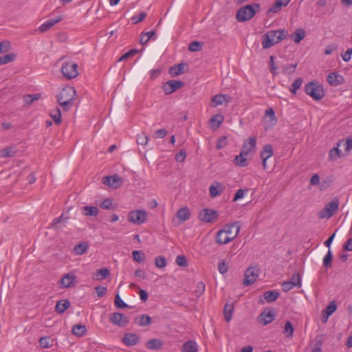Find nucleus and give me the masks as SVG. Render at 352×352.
Segmentation results:
<instances>
[{"mask_svg":"<svg viewBox=\"0 0 352 352\" xmlns=\"http://www.w3.org/2000/svg\"><path fill=\"white\" fill-rule=\"evenodd\" d=\"M287 35V31L284 29L268 31L262 37L263 48L268 49L275 44L280 43Z\"/></svg>","mask_w":352,"mask_h":352,"instance_id":"nucleus-1","label":"nucleus"},{"mask_svg":"<svg viewBox=\"0 0 352 352\" xmlns=\"http://www.w3.org/2000/svg\"><path fill=\"white\" fill-rule=\"evenodd\" d=\"M75 96L76 90L72 86L65 87L56 96L57 102L63 111H69L73 106Z\"/></svg>","mask_w":352,"mask_h":352,"instance_id":"nucleus-2","label":"nucleus"},{"mask_svg":"<svg viewBox=\"0 0 352 352\" xmlns=\"http://www.w3.org/2000/svg\"><path fill=\"white\" fill-rule=\"evenodd\" d=\"M260 10V5L254 3L246 5L239 9L236 14V19L239 22H245L252 19Z\"/></svg>","mask_w":352,"mask_h":352,"instance_id":"nucleus-3","label":"nucleus"},{"mask_svg":"<svg viewBox=\"0 0 352 352\" xmlns=\"http://www.w3.org/2000/svg\"><path fill=\"white\" fill-rule=\"evenodd\" d=\"M305 92L314 100H320L324 96V89L319 83L311 81L305 86Z\"/></svg>","mask_w":352,"mask_h":352,"instance_id":"nucleus-4","label":"nucleus"},{"mask_svg":"<svg viewBox=\"0 0 352 352\" xmlns=\"http://www.w3.org/2000/svg\"><path fill=\"white\" fill-rule=\"evenodd\" d=\"M340 200L338 197H334L325 207L318 212L319 219H330L338 209Z\"/></svg>","mask_w":352,"mask_h":352,"instance_id":"nucleus-5","label":"nucleus"},{"mask_svg":"<svg viewBox=\"0 0 352 352\" xmlns=\"http://www.w3.org/2000/svg\"><path fill=\"white\" fill-rule=\"evenodd\" d=\"M259 268L258 266H250L245 272L243 285L249 286L253 284L258 277Z\"/></svg>","mask_w":352,"mask_h":352,"instance_id":"nucleus-6","label":"nucleus"},{"mask_svg":"<svg viewBox=\"0 0 352 352\" xmlns=\"http://www.w3.org/2000/svg\"><path fill=\"white\" fill-rule=\"evenodd\" d=\"M63 75L67 79H72L78 75V65L73 62H65L61 67Z\"/></svg>","mask_w":352,"mask_h":352,"instance_id":"nucleus-7","label":"nucleus"},{"mask_svg":"<svg viewBox=\"0 0 352 352\" xmlns=\"http://www.w3.org/2000/svg\"><path fill=\"white\" fill-rule=\"evenodd\" d=\"M147 213L144 210L131 211L128 214V221L136 225H140L146 222Z\"/></svg>","mask_w":352,"mask_h":352,"instance_id":"nucleus-8","label":"nucleus"},{"mask_svg":"<svg viewBox=\"0 0 352 352\" xmlns=\"http://www.w3.org/2000/svg\"><path fill=\"white\" fill-rule=\"evenodd\" d=\"M109 320L111 323L119 327H125L129 322L128 317L120 312L110 314Z\"/></svg>","mask_w":352,"mask_h":352,"instance_id":"nucleus-9","label":"nucleus"},{"mask_svg":"<svg viewBox=\"0 0 352 352\" xmlns=\"http://www.w3.org/2000/svg\"><path fill=\"white\" fill-rule=\"evenodd\" d=\"M199 218L203 222L211 223L218 218V212L214 210L204 208L199 212Z\"/></svg>","mask_w":352,"mask_h":352,"instance_id":"nucleus-10","label":"nucleus"},{"mask_svg":"<svg viewBox=\"0 0 352 352\" xmlns=\"http://www.w3.org/2000/svg\"><path fill=\"white\" fill-rule=\"evenodd\" d=\"M184 82L177 80H170L162 85V89L166 95H169L175 92L177 89L183 87Z\"/></svg>","mask_w":352,"mask_h":352,"instance_id":"nucleus-11","label":"nucleus"},{"mask_svg":"<svg viewBox=\"0 0 352 352\" xmlns=\"http://www.w3.org/2000/svg\"><path fill=\"white\" fill-rule=\"evenodd\" d=\"M102 184L116 189L123 185V179L118 175L105 176L102 178Z\"/></svg>","mask_w":352,"mask_h":352,"instance_id":"nucleus-12","label":"nucleus"},{"mask_svg":"<svg viewBox=\"0 0 352 352\" xmlns=\"http://www.w3.org/2000/svg\"><path fill=\"white\" fill-rule=\"evenodd\" d=\"M241 229V223L239 221L233 222L230 224L226 225L223 230L228 235L229 237L233 236V240L239 235Z\"/></svg>","mask_w":352,"mask_h":352,"instance_id":"nucleus-13","label":"nucleus"},{"mask_svg":"<svg viewBox=\"0 0 352 352\" xmlns=\"http://www.w3.org/2000/svg\"><path fill=\"white\" fill-rule=\"evenodd\" d=\"M140 338L135 333H125L122 339V342L127 346H135L139 343Z\"/></svg>","mask_w":352,"mask_h":352,"instance_id":"nucleus-14","label":"nucleus"},{"mask_svg":"<svg viewBox=\"0 0 352 352\" xmlns=\"http://www.w3.org/2000/svg\"><path fill=\"white\" fill-rule=\"evenodd\" d=\"M275 319V314L272 310L265 309L258 316V320L263 325H267Z\"/></svg>","mask_w":352,"mask_h":352,"instance_id":"nucleus-15","label":"nucleus"},{"mask_svg":"<svg viewBox=\"0 0 352 352\" xmlns=\"http://www.w3.org/2000/svg\"><path fill=\"white\" fill-rule=\"evenodd\" d=\"M256 145V138L250 137L244 142L241 151L243 152V153H245V155H248L250 152L255 149Z\"/></svg>","mask_w":352,"mask_h":352,"instance_id":"nucleus-16","label":"nucleus"},{"mask_svg":"<svg viewBox=\"0 0 352 352\" xmlns=\"http://www.w3.org/2000/svg\"><path fill=\"white\" fill-rule=\"evenodd\" d=\"M273 155V149L270 144L264 146L263 150L261 152V157L262 159V165L263 168H266L267 160Z\"/></svg>","mask_w":352,"mask_h":352,"instance_id":"nucleus-17","label":"nucleus"},{"mask_svg":"<svg viewBox=\"0 0 352 352\" xmlns=\"http://www.w3.org/2000/svg\"><path fill=\"white\" fill-rule=\"evenodd\" d=\"M164 344V341L158 338H152L147 341L145 346L150 350H160Z\"/></svg>","mask_w":352,"mask_h":352,"instance_id":"nucleus-18","label":"nucleus"},{"mask_svg":"<svg viewBox=\"0 0 352 352\" xmlns=\"http://www.w3.org/2000/svg\"><path fill=\"white\" fill-rule=\"evenodd\" d=\"M327 82L333 86H338L344 82V78L336 73L331 72L328 74L327 78Z\"/></svg>","mask_w":352,"mask_h":352,"instance_id":"nucleus-19","label":"nucleus"},{"mask_svg":"<svg viewBox=\"0 0 352 352\" xmlns=\"http://www.w3.org/2000/svg\"><path fill=\"white\" fill-rule=\"evenodd\" d=\"M76 276L73 274L65 275L60 280L63 288H69L75 285Z\"/></svg>","mask_w":352,"mask_h":352,"instance_id":"nucleus-20","label":"nucleus"},{"mask_svg":"<svg viewBox=\"0 0 352 352\" xmlns=\"http://www.w3.org/2000/svg\"><path fill=\"white\" fill-rule=\"evenodd\" d=\"M232 240L233 236L229 237L223 229L217 233L216 242L219 245L227 244Z\"/></svg>","mask_w":352,"mask_h":352,"instance_id":"nucleus-21","label":"nucleus"},{"mask_svg":"<svg viewBox=\"0 0 352 352\" xmlns=\"http://www.w3.org/2000/svg\"><path fill=\"white\" fill-rule=\"evenodd\" d=\"M187 67L186 63H181L177 65H174L169 69V74L172 76H177L180 74H182L184 72L185 67Z\"/></svg>","mask_w":352,"mask_h":352,"instance_id":"nucleus-22","label":"nucleus"},{"mask_svg":"<svg viewBox=\"0 0 352 352\" xmlns=\"http://www.w3.org/2000/svg\"><path fill=\"white\" fill-rule=\"evenodd\" d=\"M62 20V17L61 16H58L57 18L56 19H50L46 22H45L44 23H43L40 27H39V31L41 32H46L47 30H48L49 29H50L52 26H54L55 24H56L57 23H58L59 21H60Z\"/></svg>","mask_w":352,"mask_h":352,"instance_id":"nucleus-23","label":"nucleus"},{"mask_svg":"<svg viewBox=\"0 0 352 352\" xmlns=\"http://www.w3.org/2000/svg\"><path fill=\"white\" fill-rule=\"evenodd\" d=\"M70 307L68 300H60L56 302L55 311L58 314L64 313Z\"/></svg>","mask_w":352,"mask_h":352,"instance_id":"nucleus-24","label":"nucleus"},{"mask_svg":"<svg viewBox=\"0 0 352 352\" xmlns=\"http://www.w3.org/2000/svg\"><path fill=\"white\" fill-rule=\"evenodd\" d=\"M110 275L108 268L104 267L98 270L93 275V278L97 280H101L107 278Z\"/></svg>","mask_w":352,"mask_h":352,"instance_id":"nucleus-25","label":"nucleus"},{"mask_svg":"<svg viewBox=\"0 0 352 352\" xmlns=\"http://www.w3.org/2000/svg\"><path fill=\"white\" fill-rule=\"evenodd\" d=\"M135 322H137L140 327H146L151 323V318L146 314H142L136 317Z\"/></svg>","mask_w":352,"mask_h":352,"instance_id":"nucleus-26","label":"nucleus"},{"mask_svg":"<svg viewBox=\"0 0 352 352\" xmlns=\"http://www.w3.org/2000/svg\"><path fill=\"white\" fill-rule=\"evenodd\" d=\"M82 212L85 216L96 217L99 213V210L96 206H85L82 207Z\"/></svg>","mask_w":352,"mask_h":352,"instance_id":"nucleus-27","label":"nucleus"},{"mask_svg":"<svg viewBox=\"0 0 352 352\" xmlns=\"http://www.w3.org/2000/svg\"><path fill=\"white\" fill-rule=\"evenodd\" d=\"M180 222H184L190 218V212L187 207L180 208L176 214Z\"/></svg>","mask_w":352,"mask_h":352,"instance_id":"nucleus-28","label":"nucleus"},{"mask_svg":"<svg viewBox=\"0 0 352 352\" xmlns=\"http://www.w3.org/2000/svg\"><path fill=\"white\" fill-rule=\"evenodd\" d=\"M223 187L220 183H217V186L211 185L209 188L210 196L212 198L216 197L221 194Z\"/></svg>","mask_w":352,"mask_h":352,"instance_id":"nucleus-29","label":"nucleus"},{"mask_svg":"<svg viewBox=\"0 0 352 352\" xmlns=\"http://www.w3.org/2000/svg\"><path fill=\"white\" fill-rule=\"evenodd\" d=\"M263 296L267 302H272L278 298L279 292L275 290L267 291L263 293Z\"/></svg>","mask_w":352,"mask_h":352,"instance_id":"nucleus-30","label":"nucleus"},{"mask_svg":"<svg viewBox=\"0 0 352 352\" xmlns=\"http://www.w3.org/2000/svg\"><path fill=\"white\" fill-rule=\"evenodd\" d=\"M248 155H245L241 151L240 154L236 155L234 160V164L240 166V167H245L248 166V163L245 156Z\"/></svg>","mask_w":352,"mask_h":352,"instance_id":"nucleus-31","label":"nucleus"},{"mask_svg":"<svg viewBox=\"0 0 352 352\" xmlns=\"http://www.w3.org/2000/svg\"><path fill=\"white\" fill-rule=\"evenodd\" d=\"M16 151L14 146H8L0 150V157L3 158L12 157L15 155Z\"/></svg>","mask_w":352,"mask_h":352,"instance_id":"nucleus-32","label":"nucleus"},{"mask_svg":"<svg viewBox=\"0 0 352 352\" xmlns=\"http://www.w3.org/2000/svg\"><path fill=\"white\" fill-rule=\"evenodd\" d=\"M197 346L195 342L188 340L183 345L182 352H197Z\"/></svg>","mask_w":352,"mask_h":352,"instance_id":"nucleus-33","label":"nucleus"},{"mask_svg":"<svg viewBox=\"0 0 352 352\" xmlns=\"http://www.w3.org/2000/svg\"><path fill=\"white\" fill-rule=\"evenodd\" d=\"M305 36V32L303 29H297L292 35L291 38L296 43H299Z\"/></svg>","mask_w":352,"mask_h":352,"instance_id":"nucleus-34","label":"nucleus"},{"mask_svg":"<svg viewBox=\"0 0 352 352\" xmlns=\"http://www.w3.org/2000/svg\"><path fill=\"white\" fill-rule=\"evenodd\" d=\"M51 118L53 119L54 122L59 125L61 122V112L60 109L58 107L52 109L50 113Z\"/></svg>","mask_w":352,"mask_h":352,"instance_id":"nucleus-35","label":"nucleus"},{"mask_svg":"<svg viewBox=\"0 0 352 352\" xmlns=\"http://www.w3.org/2000/svg\"><path fill=\"white\" fill-rule=\"evenodd\" d=\"M69 217H64L63 214H62L59 217L55 218L53 219L52 223V228H54L55 230L60 228L58 226L60 223H63V226H65V224L67 222Z\"/></svg>","mask_w":352,"mask_h":352,"instance_id":"nucleus-36","label":"nucleus"},{"mask_svg":"<svg viewBox=\"0 0 352 352\" xmlns=\"http://www.w3.org/2000/svg\"><path fill=\"white\" fill-rule=\"evenodd\" d=\"M339 144H338L337 146L332 148L329 153V160L331 161L336 160L338 157H340L342 156V151L339 149Z\"/></svg>","mask_w":352,"mask_h":352,"instance_id":"nucleus-37","label":"nucleus"},{"mask_svg":"<svg viewBox=\"0 0 352 352\" xmlns=\"http://www.w3.org/2000/svg\"><path fill=\"white\" fill-rule=\"evenodd\" d=\"M88 248L89 245L87 243H82L76 245L74 246V251L77 255H82L87 252Z\"/></svg>","mask_w":352,"mask_h":352,"instance_id":"nucleus-38","label":"nucleus"},{"mask_svg":"<svg viewBox=\"0 0 352 352\" xmlns=\"http://www.w3.org/2000/svg\"><path fill=\"white\" fill-rule=\"evenodd\" d=\"M223 121V116L220 114L213 116L210 119V122L212 125L214 126L216 129L219 128Z\"/></svg>","mask_w":352,"mask_h":352,"instance_id":"nucleus-39","label":"nucleus"},{"mask_svg":"<svg viewBox=\"0 0 352 352\" xmlns=\"http://www.w3.org/2000/svg\"><path fill=\"white\" fill-rule=\"evenodd\" d=\"M86 327L85 325L76 324L72 328V332L74 335L78 336H82L86 333Z\"/></svg>","mask_w":352,"mask_h":352,"instance_id":"nucleus-40","label":"nucleus"},{"mask_svg":"<svg viewBox=\"0 0 352 352\" xmlns=\"http://www.w3.org/2000/svg\"><path fill=\"white\" fill-rule=\"evenodd\" d=\"M336 310V305L333 301L331 302L327 307L323 310L322 313L324 314V316L327 315V318L329 317L333 313H334Z\"/></svg>","mask_w":352,"mask_h":352,"instance_id":"nucleus-41","label":"nucleus"},{"mask_svg":"<svg viewBox=\"0 0 352 352\" xmlns=\"http://www.w3.org/2000/svg\"><path fill=\"white\" fill-rule=\"evenodd\" d=\"M16 55L14 54H8L0 56V65L9 63L15 60Z\"/></svg>","mask_w":352,"mask_h":352,"instance_id":"nucleus-42","label":"nucleus"},{"mask_svg":"<svg viewBox=\"0 0 352 352\" xmlns=\"http://www.w3.org/2000/svg\"><path fill=\"white\" fill-rule=\"evenodd\" d=\"M233 307L232 305L226 304L224 307V318L226 322H230L232 316Z\"/></svg>","mask_w":352,"mask_h":352,"instance_id":"nucleus-43","label":"nucleus"},{"mask_svg":"<svg viewBox=\"0 0 352 352\" xmlns=\"http://www.w3.org/2000/svg\"><path fill=\"white\" fill-rule=\"evenodd\" d=\"M114 303L118 309H124L129 307L128 305L122 300L118 293H117L115 296Z\"/></svg>","mask_w":352,"mask_h":352,"instance_id":"nucleus-44","label":"nucleus"},{"mask_svg":"<svg viewBox=\"0 0 352 352\" xmlns=\"http://www.w3.org/2000/svg\"><path fill=\"white\" fill-rule=\"evenodd\" d=\"M283 332L287 338H291L293 336L294 328L292 324L289 321H287L285 322Z\"/></svg>","mask_w":352,"mask_h":352,"instance_id":"nucleus-45","label":"nucleus"},{"mask_svg":"<svg viewBox=\"0 0 352 352\" xmlns=\"http://www.w3.org/2000/svg\"><path fill=\"white\" fill-rule=\"evenodd\" d=\"M332 258L333 254L330 249H329L327 254L324 256L323 258V265L327 268L330 267L332 264Z\"/></svg>","mask_w":352,"mask_h":352,"instance_id":"nucleus-46","label":"nucleus"},{"mask_svg":"<svg viewBox=\"0 0 352 352\" xmlns=\"http://www.w3.org/2000/svg\"><path fill=\"white\" fill-rule=\"evenodd\" d=\"M148 138L144 133L137 135L136 142L139 145L146 146L148 144Z\"/></svg>","mask_w":352,"mask_h":352,"instance_id":"nucleus-47","label":"nucleus"},{"mask_svg":"<svg viewBox=\"0 0 352 352\" xmlns=\"http://www.w3.org/2000/svg\"><path fill=\"white\" fill-rule=\"evenodd\" d=\"M202 49V43L199 41H193L188 45V50L192 52H199Z\"/></svg>","mask_w":352,"mask_h":352,"instance_id":"nucleus-48","label":"nucleus"},{"mask_svg":"<svg viewBox=\"0 0 352 352\" xmlns=\"http://www.w3.org/2000/svg\"><path fill=\"white\" fill-rule=\"evenodd\" d=\"M289 281L293 283V285L300 287L301 286V278L300 274L298 272L294 273Z\"/></svg>","mask_w":352,"mask_h":352,"instance_id":"nucleus-49","label":"nucleus"},{"mask_svg":"<svg viewBox=\"0 0 352 352\" xmlns=\"http://www.w3.org/2000/svg\"><path fill=\"white\" fill-rule=\"evenodd\" d=\"M226 100V96L223 94H217L212 98V102L215 104L214 107L222 104Z\"/></svg>","mask_w":352,"mask_h":352,"instance_id":"nucleus-50","label":"nucleus"},{"mask_svg":"<svg viewBox=\"0 0 352 352\" xmlns=\"http://www.w3.org/2000/svg\"><path fill=\"white\" fill-rule=\"evenodd\" d=\"M302 83V78H297L292 85V88L290 89V91L295 94L296 91L300 89Z\"/></svg>","mask_w":352,"mask_h":352,"instance_id":"nucleus-51","label":"nucleus"},{"mask_svg":"<svg viewBox=\"0 0 352 352\" xmlns=\"http://www.w3.org/2000/svg\"><path fill=\"white\" fill-rule=\"evenodd\" d=\"M132 255L134 261L138 263L142 262L145 258L144 254L139 250H134Z\"/></svg>","mask_w":352,"mask_h":352,"instance_id":"nucleus-52","label":"nucleus"},{"mask_svg":"<svg viewBox=\"0 0 352 352\" xmlns=\"http://www.w3.org/2000/svg\"><path fill=\"white\" fill-rule=\"evenodd\" d=\"M155 263L158 268H163L166 265V260L162 256H158L155 258Z\"/></svg>","mask_w":352,"mask_h":352,"instance_id":"nucleus-53","label":"nucleus"},{"mask_svg":"<svg viewBox=\"0 0 352 352\" xmlns=\"http://www.w3.org/2000/svg\"><path fill=\"white\" fill-rule=\"evenodd\" d=\"M283 6L282 5L281 3H279V1L276 0L274 3L273 4V6L270 8H269V10L267 11V14H270V13H276V12H279L281 10Z\"/></svg>","mask_w":352,"mask_h":352,"instance_id":"nucleus-54","label":"nucleus"},{"mask_svg":"<svg viewBox=\"0 0 352 352\" xmlns=\"http://www.w3.org/2000/svg\"><path fill=\"white\" fill-rule=\"evenodd\" d=\"M52 340L50 337H42L39 339V344L43 348H47L52 344Z\"/></svg>","mask_w":352,"mask_h":352,"instance_id":"nucleus-55","label":"nucleus"},{"mask_svg":"<svg viewBox=\"0 0 352 352\" xmlns=\"http://www.w3.org/2000/svg\"><path fill=\"white\" fill-rule=\"evenodd\" d=\"M11 45L8 41H3L0 43V53H6L10 50Z\"/></svg>","mask_w":352,"mask_h":352,"instance_id":"nucleus-56","label":"nucleus"},{"mask_svg":"<svg viewBox=\"0 0 352 352\" xmlns=\"http://www.w3.org/2000/svg\"><path fill=\"white\" fill-rule=\"evenodd\" d=\"M175 262L177 265L181 267H186L188 265L186 257L184 255L177 256Z\"/></svg>","mask_w":352,"mask_h":352,"instance_id":"nucleus-57","label":"nucleus"},{"mask_svg":"<svg viewBox=\"0 0 352 352\" xmlns=\"http://www.w3.org/2000/svg\"><path fill=\"white\" fill-rule=\"evenodd\" d=\"M218 270L221 274H224L228 271V266L224 260L219 262Z\"/></svg>","mask_w":352,"mask_h":352,"instance_id":"nucleus-58","label":"nucleus"},{"mask_svg":"<svg viewBox=\"0 0 352 352\" xmlns=\"http://www.w3.org/2000/svg\"><path fill=\"white\" fill-rule=\"evenodd\" d=\"M138 52V50L132 49V50H129L128 52H126L124 54H123L119 58L118 61H122V60H126V59L129 58L130 57H131V56H134L135 54H136Z\"/></svg>","mask_w":352,"mask_h":352,"instance_id":"nucleus-59","label":"nucleus"},{"mask_svg":"<svg viewBox=\"0 0 352 352\" xmlns=\"http://www.w3.org/2000/svg\"><path fill=\"white\" fill-rule=\"evenodd\" d=\"M100 206L106 210L113 209V201L111 199H105L100 205Z\"/></svg>","mask_w":352,"mask_h":352,"instance_id":"nucleus-60","label":"nucleus"},{"mask_svg":"<svg viewBox=\"0 0 352 352\" xmlns=\"http://www.w3.org/2000/svg\"><path fill=\"white\" fill-rule=\"evenodd\" d=\"M265 115L268 116L270 118V121L272 125H275L276 123V118L275 116V113L273 109L270 108L265 111Z\"/></svg>","mask_w":352,"mask_h":352,"instance_id":"nucleus-61","label":"nucleus"},{"mask_svg":"<svg viewBox=\"0 0 352 352\" xmlns=\"http://www.w3.org/2000/svg\"><path fill=\"white\" fill-rule=\"evenodd\" d=\"M146 16V14L145 12H141L138 15L133 16L131 19L133 23L136 24L142 21H143Z\"/></svg>","mask_w":352,"mask_h":352,"instance_id":"nucleus-62","label":"nucleus"},{"mask_svg":"<svg viewBox=\"0 0 352 352\" xmlns=\"http://www.w3.org/2000/svg\"><path fill=\"white\" fill-rule=\"evenodd\" d=\"M95 290L98 297H102L107 293V289L104 286H97L95 287Z\"/></svg>","mask_w":352,"mask_h":352,"instance_id":"nucleus-63","label":"nucleus"},{"mask_svg":"<svg viewBox=\"0 0 352 352\" xmlns=\"http://www.w3.org/2000/svg\"><path fill=\"white\" fill-rule=\"evenodd\" d=\"M296 67H297V63L287 65V66L284 67V68L283 69V72L289 74H292L294 72Z\"/></svg>","mask_w":352,"mask_h":352,"instance_id":"nucleus-64","label":"nucleus"}]
</instances>
